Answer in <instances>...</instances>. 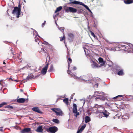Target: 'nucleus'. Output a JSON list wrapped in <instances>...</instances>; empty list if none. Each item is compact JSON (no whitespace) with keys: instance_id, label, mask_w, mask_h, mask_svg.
Segmentation results:
<instances>
[{"instance_id":"nucleus-1","label":"nucleus","mask_w":133,"mask_h":133,"mask_svg":"<svg viewBox=\"0 0 133 133\" xmlns=\"http://www.w3.org/2000/svg\"><path fill=\"white\" fill-rule=\"evenodd\" d=\"M69 1L71 2H69L68 3L70 4H79L81 5H82L85 7L87 9L89 10V11H90V10L89 9L88 7L86 5L84 4V3L82 2H80L79 1H73L72 0H69Z\"/></svg>"},{"instance_id":"nucleus-2","label":"nucleus","mask_w":133,"mask_h":133,"mask_svg":"<svg viewBox=\"0 0 133 133\" xmlns=\"http://www.w3.org/2000/svg\"><path fill=\"white\" fill-rule=\"evenodd\" d=\"M81 78L85 82L91 81L92 79L91 75L90 74L83 75L81 77Z\"/></svg>"},{"instance_id":"nucleus-3","label":"nucleus","mask_w":133,"mask_h":133,"mask_svg":"<svg viewBox=\"0 0 133 133\" xmlns=\"http://www.w3.org/2000/svg\"><path fill=\"white\" fill-rule=\"evenodd\" d=\"M21 11V9H18V7H15L14 8V9L12 12V14H16V17L18 18L19 17Z\"/></svg>"},{"instance_id":"nucleus-4","label":"nucleus","mask_w":133,"mask_h":133,"mask_svg":"<svg viewBox=\"0 0 133 133\" xmlns=\"http://www.w3.org/2000/svg\"><path fill=\"white\" fill-rule=\"evenodd\" d=\"M96 112V114H99V117L100 118H101L102 117V116H100V115H102V114H103L104 117H107L109 116V113L106 110H105L103 112H101V111L98 110H97L96 112Z\"/></svg>"},{"instance_id":"nucleus-5","label":"nucleus","mask_w":133,"mask_h":133,"mask_svg":"<svg viewBox=\"0 0 133 133\" xmlns=\"http://www.w3.org/2000/svg\"><path fill=\"white\" fill-rule=\"evenodd\" d=\"M65 10L66 12H70L72 13H75L77 11V10L73 7H67V8L65 9Z\"/></svg>"},{"instance_id":"nucleus-6","label":"nucleus","mask_w":133,"mask_h":133,"mask_svg":"<svg viewBox=\"0 0 133 133\" xmlns=\"http://www.w3.org/2000/svg\"><path fill=\"white\" fill-rule=\"evenodd\" d=\"M57 130L58 128L55 126L50 127L46 129L47 132L51 133H55Z\"/></svg>"},{"instance_id":"nucleus-7","label":"nucleus","mask_w":133,"mask_h":133,"mask_svg":"<svg viewBox=\"0 0 133 133\" xmlns=\"http://www.w3.org/2000/svg\"><path fill=\"white\" fill-rule=\"evenodd\" d=\"M133 44L130 43H128L126 44V46L125 50H127L129 52H132L133 51L132 50Z\"/></svg>"},{"instance_id":"nucleus-8","label":"nucleus","mask_w":133,"mask_h":133,"mask_svg":"<svg viewBox=\"0 0 133 133\" xmlns=\"http://www.w3.org/2000/svg\"><path fill=\"white\" fill-rule=\"evenodd\" d=\"M51 110L56 113L57 116L61 115L63 114L62 111L60 109H52Z\"/></svg>"},{"instance_id":"nucleus-9","label":"nucleus","mask_w":133,"mask_h":133,"mask_svg":"<svg viewBox=\"0 0 133 133\" xmlns=\"http://www.w3.org/2000/svg\"><path fill=\"white\" fill-rule=\"evenodd\" d=\"M19 97V96L17 97V102L18 103H24L25 101H28V99L24 98H21L18 99Z\"/></svg>"},{"instance_id":"nucleus-10","label":"nucleus","mask_w":133,"mask_h":133,"mask_svg":"<svg viewBox=\"0 0 133 133\" xmlns=\"http://www.w3.org/2000/svg\"><path fill=\"white\" fill-rule=\"evenodd\" d=\"M106 99V97L102 95H98L95 98L96 100L98 99L103 101H104Z\"/></svg>"},{"instance_id":"nucleus-11","label":"nucleus","mask_w":133,"mask_h":133,"mask_svg":"<svg viewBox=\"0 0 133 133\" xmlns=\"http://www.w3.org/2000/svg\"><path fill=\"white\" fill-rule=\"evenodd\" d=\"M48 64H46L45 67L43 68L41 72L44 75L45 74L46 72L48 67Z\"/></svg>"},{"instance_id":"nucleus-12","label":"nucleus","mask_w":133,"mask_h":133,"mask_svg":"<svg viewBox=\"0 0 133 133\" xmlns=\"http://www.w3.org/2000/svg\"><path fill=\"white\" fill-rule=\"evenodd\" d=\"M31 131V129L30 128H24L21 131V133H28Z\"/></svg>"},{"instance_id":"nucleus-13","label":"nucleus","mask_w":133,"mask_h":133,"mask_svg":"<svg viewBox=\"0 0 133 133\" xmlns=\"http://www.w3.org/2000/svg\"><path fill=\"white\" fill-rule=\"evenodd\" d=\"M111 110L112 111L114 112V113L115 114L116 116V115H118L119 116L121 115V113L119 111H118V110L115 111L113 110ZM116 118V117H114L113 118L114 119H115Z\"/></svg>"},{"instance_id":"nucleus-14","label":"nucleus","mask_w":133,"mask_h":133,"mask_svg":"<svg viewBox=\"0 0 133 133\" xmlns=\"http://www.w3.org/2000/svg\"><path fill=\"white\" fill-rule=\"evenodd\" d=\"M28 69L29 68L31 70H34L36 69V66L34 64H32L30 66H29V65H28Z\"/></svg>"},{"instance_id":"nucleus-15","label":"nucleus","mask_w":133,"mask_h":133,"mask_svg":"<svg viewBox=\"0 0 133 133\" xmlns=\"http://www.w3.org/2000/svg\"><path fill=\"white\" fill-rule=\"evenodd\" d=\"M122 118L123 120H125L128 119L129 118V115L128 114H126L123 115L121 117Z\"/></svg>"},{"instance_id":"nucleus-16","label":"nucleus","mask_w":133,"mask_h":133,"mask_svg":"<svg viewBox=\"0 0 133 133\" xmlns=\"http://www.w3.org/2000/svg\"><path fill=\"white\" fill-rule=\"evenodd\" d=\"M36 131L37 132H42L43 129L42 126H40L38 127Z\"/></svg>"},{"instance_id":"nucleus-17","label":"nucleus","mask_w":133,"mask_h":133,"mask_svg":"<svg viewBox=\"0 0 133 133\" xmlns=\"http://www.w3.org/2000/svg\"><path fill=\"white\" fill-rule=\"evenodd\" d=\"M73 113L76 114L75 116L77 117V116L79 115V113L77 112V109H73Z\"/></svg>"},{"instance_id":"nucleus-18","label":"nucleus","mask_w":133,"mask_h":133,"mask_svg":"<svg viewBox=\"0 0 133 133\" xmlns=\"http://www.w3.org/2000/svg\"><path fill=\"white\" fill-rule=\"evenodd\" d=\"M63 102L67 105H68L69 104V99L67 98H65L63 100Z\"/></svg>"},{"instance_id":"nucleus-19","label":"nucleus","mask_w":133,"mask_h":133,"mask_svg":"<svg viewBox=\"0 0 133 133\" xmlns=\"http://www.w3.org/2000/svg\"><path fill=\"white\" fill-rule=\"evenodd\" d=\"M41 53L42 54H45V55L47 57L48 56V52L46 51L44 49H42L41 51Z\"/></svg>"},{"instance_id":"nucleus-20","label":"nucleus","mask_w":133,"mask_h":133,"mask_svg":"<svg viewBox=\"0 0 133 133\" xmlns=\"http://www.w3.org/2000/svg\"><path fill=\"white\" fill-rule=\"evenodd\" d=\"M85 125H83L80 128V129L77 131L76 133H81V132L85 128Z\"/></svg>"},{"instance_id":"nucleus-21","label":"nucleus","mask_w":133,"mask_h":133,"mask_svg":"<svg viewBox=\"0 0 133 133\" xmlns=\"http://www.w3.org/2000/svg\"><path fill=\"white\" fill-rule=\"evenodd\" d=\"M98 61L100 63H102L101 65H104L105 64V62L103 61V59L101 57H99L98 59Z\"/></svg>"},{"instance_id":"nucleus-22","label":"nucleus","mask_w":133,"mask_h":133,"mask_svg":"<svg viewBox=\"0 0 133 133\" xmlns=\"http://www.w3.org/2000/svg\"><path fill=\"white\" fill-rule=\"evenodd\" d=\"M32 110L35 111L36 112L38 113L42 114L43 111H41L39 109H32Z\"/></svg>"},{"instance_id":"nucleus-23","label":"nucleus","mask_w":133,"mask_h":133,"mask_svg":"<svg viewBox=\"0 0 133 133\" xmlns=\"http://www.w3.org/2000/svg\"><path fill=\"white\" fill-rule=\"evenodd\" d=\"M85 121L86 123L89 122L90 121V117L88 116H86L85 118Z\"/></svg>"},{"instance_id":"nucleus-24","label":"nucleus","mask_w":133,"mask_h":133,"mask_svg":"<svg viewBox=\"0 0 133 133\" xmlns=\"http://www.w3.org/2000/svg\"><path fill=\"white\" fill-rule=\"evenodd\" d=\"M67 72L68 74H70L71 77H75L76 76L74 74H72L70 73V72L71 73L72 72L71 71H70L69 69L68 68V70H67Z\"/></svg>"},{"instance_id":"nucleus-25","label":"nucleus","mask_w":133,"mask_h":133,"mask_svg":"<svg viewBox=\"0 0 133 133\" xmlns=\"http://www.w3.org/2000/svg\"><path fill=\"white\" fill-rule=\"evenodd\" d=\"M62 8L61 6H60L58 8H57L55 11V13H56L57 12L60 11L61 9H62Z\"/></svg>"},{"instance_id":"nucleus-26","label":"nucleus","mask_w":133,"mask_h":133,"mask_svg":"<svg viewBox=\"0 0 133 133\" xmlns=\"http://www.w3.org/2000/svg\"><path fill=\"white\" fill-rule=\"evenodd\" d=\"M117 74L119 76L123 75L124 74L123 70H121L119 71L117 73Z\"/></svg>"},{"instance_id":"nucleus-27","label":"nucleus","mask_w":133,"mask_h":133,"mask_svg":"<svg viewBox=\"0 0 133 133\" xmlns=\"http://www.w3.org/2000/svg\"><path fill=\"white\" fill-rule=\"evenodd\" d=\"M67 61H68V69H69V68L70 67V64L72 62V60L71 58H68V60Z\"/></svg>"},{"instance_id":"nucleus-28","label":"nucleus","mask_w":133,"mask_h":133,"mask_svg":"<svg viewBox=\"0 0 133 133\" xmlns=\"http://www.w3.org/2000/svg\"><path fill=\"white\" fill-rule=\"evenodd\" d=\"M126 44H120L119 45V47L122 49L124 48L125 49Z\"/></svg>"},{"instance_id":"nucleus-29","label":"nucleus","mask_w":133,"mask_h":133,"mask_svg":"<svg viewBox=\"0 0 133 133\" xmlns=\"http://www.w3.org/2000/svg\"><path fill=\"white\" fill-rule=\"evenodd\" d=\"M34 76L32 74H31L30 75H29L27 77L26 79L28 80L30 79L33 77Z\"/></svg>"},{"instance_id":"nucleus-30","label":"nucleus","mask_w":133,"mask_h":133,"mask_svg":"<svg viewBox=\"0 0 133 133\" xmlns=\"http://www.w3.org/2000/svg\"><path fill=\"white\" fill-rule=\"evenodd\" d=\"M54 69L53 68V66L52 65H51V66L49 70H48V71L49 72H51Z\"/></svg>"},{"instance_id":"nucleus-31","label":"nucleus","mask_w":133,"mask_h":133,"mask_svg":"<svg viewBox=\"0 0 133 133\" xmlns=\"http://www.w3.org/2000/svg\"><path fill=\"white\" fill-rule=\"evenodd\" d=\"M52 121L56 123H59V121L57 119H54L52 120Z\"/></svg>"},{"instance_id":"nucleus-32","label":"nucleus","mask_w":133,"mask_h":133,"mask_svg":"<svg viewBox=\"0 0 133 133\" xmlns=\"http://www.w3.org/2000/svg\"><path fill=\"white\" fill-rule=\"evenodd\" d=\"M101 94V92H100L99 91H96L95 92V94L94 95L95 96H98V94Z\"/></svg>"},{"instance_id":"nucleus-33","label":"nucleus","mask_w":133,"mask_h":133,"mask_svg":"<svg viewBox=\"0 0 133 133\" xmlns=\"http://www.w3.org/2000/svg\"><path fill=\"white\" fill-rule=\"evenodd\" d=\"M123 96L121 95H118L114 97L113 98L114 99H118V100H120L119 99V97H122Z\"/></svg>"},{"instance_id":"nucleus-34","label":"nucleus","mask_w":133,"mask_h":133,"mask_svg":"<svg viewBox=\"0 0 133 133\" xmlns=\"http://www.w3.org/2000/svg\"><path fill=\"white\" fill-rule=\"evenodd\" d=\"M85 103V101H83V102L81 101L79 103V104L81 105V106H82V107L83 108H83V105L84 103Z\"/></svg>"},{"instance_id":"nucleus-35","label":"nucleus","mask_w":133,"mask_h":133,"mask_svg":"<svg viewBox=\"0 0 133 133\" xmlns=\"http://www.w3.org/2000/svg\"><path fill=\"white\" fill-rule=\"evenodd\" d=\"M116 50L115 48L113 47L109 49V51H115Z\"/></svg>"},{"instance_id":"nucleus-36","label":"nucleus","mask_w":133,"mask_h":133,"mask_svg":"<svg viewBox=\"0 0 133 133\" xmlns=\"http://www.w3.org/2000/svg\"><path fill=\"white\" fill-rule=\"evenodd\" d=\"M94 108H98L101 107V105H98L97 104H95L94 106Z\"/></svg>"},{"instance_id":"nucleus-37","label":"nucleus","mask_w":133,"mask_h":133,"mask_svg":"<svg viewBox=\"0 0 133 133\" xmlns=\"http://www.w3.org/2000/svg\"><path fill=\"white\" fill-rule=\"evenodd\" d=\"M90 32L91 33V35L92 36H93L95 38H96V37H97L95 35L94 33L92 31H90Z\"/></svg>"},{"instance_id":"nucleus-38","label":"nucleus","mask_w":133,"mask_h":133,"mask_svg":"<svg viewBox=\"0 0 133 133\" xmlns=\"http://www.w3.org/2000/svg\"><path fill=\"white\" fill-rule=\"evenodd\" d=\"M60 38H61V39H60V41H62L63 40L65 39V36L64 35H64H63V37H60Z\"/></svg>"},{"instance_id":"nucleus-39","label":"nucleus","mask_w":133,"mask_h":133,"mask_svg":"<svg viewBox=\"0 0 133 133\" xmlns=\"http://www.w3.org/2000/svg\"><path fill=\"white\" fill-rule=\"evenodd\" d=\"M7 104L6 102H3L0 104V108L2 107L4 105Z\"/></svg>"},{"instance_id":"nucleus-40","label":"nucleus","mask_w":133,"mask_h":133,"mask_svg":"<svg viewBox=\"0 0 133 133\" xmlns=\"http://www.w3.org/2000/svg\"><path fill=\"white\" fill-rule=\"evenodd\" d=\"M68 36L69 37L71 38H73L74 37V35L72 33H69L68 34Z\"/></svg>"},{"instance_id":"nucleus-41","label":"nucleus","mask_w":133,"mask_h":133,"mask_svg":"<svg viewBox=\"0 0 133 133\" xmlns=\"http://www.w3.org/2000/svg\"><path fill=\"white\" fill-rule=\"evenodd\" d=\"M76 68L75 66H73L72 69L71 70V71H74L75 70H76Z\"/></svg>"},{"instance_id":"nucleus-42","label":"nucleus","mask_w":133,"mask_h":133,"mask_svg":"<svg viewBox=\"0 0 133 133\" xmlns=\"http://www.w3.org/2000/svg\"><path fill=\"white\" fill-rule=\"evenodd\" d=\"M9 79L10 80L12 81H14L16 82H18V80H13V79L11 78V76L9 78Z\"/></svg>"},{"instance_id":"nucleus-43","label":"nucleus","mask_w":133,"mask_h":133,"mask_svg":"<svg viewBox=\"0 0 133 133\" xmlns=\"http://www.w3.org/2000/svg\"><path fill=\"white\" fill-rule=\"evenodd\" d=\"M5 107L7 108H13L12 106H10V105H8L6 107Z\"/></svg>"},{"instance_id":"nucleus-44","label":"nucleus","mask_w":133,"mask_h":133,"mask_svg":"<svg viewBox=\"0 0 133 133\" xmlns=\"http://www.w3.org/2000/svg\"><path fill=\"white\" fill-rule=\"evenodd\" d=\"M93 65L94 67H97V64L96 63L94 62Z\"/></svg>"},{"instance_id":"nucleus-45","label":"nucleus","mask_w":133,"mask_h":133,"mask_svg":"<svg viewBox=\"0 0 133 133\" xmlns=\"http://www.w3.org/2000/svg\"><path fill=\"white\" fill-rule=\"evenodd\" d=\"M73 108H77V105L75 103L73 104Z\"/></svg>"},{"instance_id":"nucleus-46","label":"nucleus","mask_w":133,"mask_h":133,"mask_svg":"<svg viewBox=\"0 0 133 133\" xmlns=\"http://www.w3.org/2000/svg\"><path fill=\"white\" fill-rule=\"evenodd\" d=\"M64 28L63 27H61L60 28V30H61V31H64Z\"/></svg>"},{"instance_id":"nucleus-47","label":"nucleus","mask_w":133,"mask_h":133,"mask_svg":"<svg viewBox=\"0 0 133 133\" xmlns=\"http://www.w3.org/2000/svg\"><path fill=\"white\" fill-rule=\"evenodd\" d=\"M46 22V21H44V23L42 24V26H44L45 25Z\"/></svg>"},{"instance_id":"nucleus-48","label":"nucleus","mask_w":133,"mask_h":133,"mask_svg":"<svg viewBox=\"0 0 133 133\" xmlns=\"http://www.w3.org/2000/svg\"><path fill=\"white\" fill-rule=\"evenodd\" d=\"M84 52H85V53L86 54V52H87V50H88L86 48H84Z\"/></svg>"},{"instance_id":"nucleus-49","label":"nucleus","mask_w":133,"mask_h":133,"mask_svg":"<svg viewBox=\"0 0 133 133\" xmlns=\"http://www.w3.org/2000/svg\"><path fill=\"white\" fill-rule=\"evenodd\" d=\"M17 58L18 59H19L20 58V55L18 54H17Z\"/></svg>"},{"instance_id":"nucleus-50","label":"nucleus","mask_w":133,"mask_h":133,"mask_svg":"<svg viewBox=\"0 0 133 133\" xmlns=\"http://www.w3.org/2000/svg\"><path fill=\"white\" fill-rule=\"evenodd\" d=\"M21 5L20 4H19L18 5V9H21Z\"/></svg>"},{"instance_id":"nucleus-51","label":"nucleus","mask_w":133,"mask_h":133,"mask_svg":"<svg viewBox=\"0 0 133 133\" xmlns=\"http://www.w3.org/2000/svg\"><path fill=\"white\" fill-rule=\"evenodd\" d=\"M74 95H75V94H72V95H71V98H72V97H73V96Z\"/></svg>"},{"instance_id":"nucleus-52","label":"nucleus","mask_w":133,"mask_h":133,"mask_svg":"<svg viewBox=\"0 0 133 133\" xmlns=\"http://www.w3.org/2000/svg\"><path fill=\"white\" fill-rule=\"evenodd\" d=\"M3 80H1L0 81V84H1V82H3Z\"/></svg>"},{"instance_id":"nucleus-53","label":"nucleus","mask_w":133,"mask_h":133,"mask_svg":"<svg viewBox=\"0 0 133 133\" xmlns=\"http://www.w3.org/2000/svg\"><path fill=\"white\" fill-rule=\"evenodd\" d=\"M105 49H106L109 50V49H110V48L108 47H106Z\"/></svg>"},{"instance_id":"nucleus-54","label":"nucleus","mask_w":133,"mask_h":133,"mask_svg":"<svg viewBox=\"0 0 133 133\" xmlns=\"http://www.w3.org/2000/svg\"><path fill=\"white\" fill-rule=\"evenodd\" d=\"M0 130L1 131H3V129H2V128L0 129Z\"/></svg>"},{"instance_id":"nucleus-55","label":"nucleus","mask_w":133,"mask_h":133,"mask_svg":"<svg viewBox=\"0 0 133 133\" xmlns=\"http://www.w3.org/2000/svg\"><path fill=\"white\" fill-rule=\"evenodd\" d=\"M105 105L107 106H109L108 104L107 103H105Z\"/></svg>"},{"instance_id":"nucleus-56","label":"nucleus","mask_w":133,"mask_h":133,"mask_svg":"<svg viewBox=\"0 0 133 133\" xmlns=\"http://www.w3.org/2000/svg\"><path fill=\"white\" fill-rule=\"evenodd\" d=\"M0 111H5V110H4V109L1 110V109H0Z\"/></svg>"},{"instance_id":"nucleus-57","label":"nucleus","mask_w":133,"mask_h":133,"mask_svg":"<svg viewBox=\"0 0 133 133\" xmlns=\"http://www.w3.org/2000/svg\"><path fill=\"white\" fill-rule=\"evenodd\" d=\"M5 61H3V64H6V63H5Z\"/></svg>"},{"instance_id":"nucleus-58","label":"nucleus","mask_w":133,"mask_h":133,"mask_svg":"<svg viewBox=\"0 0 133 133\" xmlns=\"http://www.w3.org/2000/svg\"><path fill=\"white\" fill-rule=\"evenodd\" d=\"M107 42H108V43H110V44H111L112 43H110L108 41H107Z\"/></svg>"},{"instance_id":"nucleus-59","label":"nucleus","mask_w":133,"mask_h":133,"mask_svg":"<svg viewBox=\"0 0 133 133\" xmlns=\"http://www.w3.org/2000/svg\"><path fill=\"white\" fill-rule=\"evenodd\" d=\"M33 108H38V107H33Z\"/></svg>"},{"instance_id":"nucleus-60","label":"nucleus","mask_w":133,"mask_h":133,"mask_svg":"<svg viewBox=\"0 0 133 133\" xmlns=\"http://www.w3.org/2000/svg\"><path fill=\"white\" fill-rule=\"evenodd\" d=\"M98 83H97V84H96L95 85H96L97 86H98Z\"/></svg>"},{"instance_id":"nucleus-61","label":"nucleus","mask_w":133,"mask_h":133,"mask_svg":"<svg viewBox=\"0 0 133 133\" xmlns=\"http://www.w3.org/2000/svg\"><path fill=\"white\" fill-rule=\"evenodd\" d=\"M79 12H81V11L80 10V11H78Z\"/></svg>"},{"instance_id":"nucleus-62","label":"nucleus","mask_w":133,"mask_h":133,"mask_svg":"<svg viewBox=\"0 0 133 133\" xmlns=\"http://www.w3.org/2000/svg\"><path fill=\"white\" fill-rule=\"evenodd\" d=\"M132 45H133V47H132V50H133V51H132L133 52V44Z\"/></svg>"},{"instance_id":"nucleus-63","label":"nucleus","mask_w":133,"mask_h":133,"mask_svg":"<svg viewBox=\"0 0 133 133\" xmlns=\"http://www.w3.org/2000/svg\"><path fill=\"white\" fill-rule=\"evenodd\" d=\"M12 54L13 55H14L15 54H14V53H13L12 52Z\"/></svg>"},{"instance_id":"nucleus-64","label":"nucleus","mask_w":133,"mask_h":133,"mask_svg":"<svg viewBox=\"0 0 133 133\" xmlns=\"http://www.w3.org/2000/svg\"><path fill=\"white\" fill-rule=\"evenodd\" d=\"M132 0V3H133V0Z\"/></svg>"}]
</instances>
